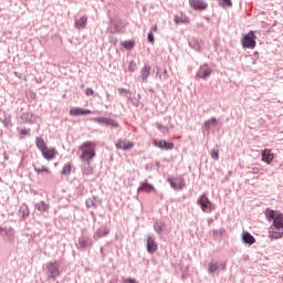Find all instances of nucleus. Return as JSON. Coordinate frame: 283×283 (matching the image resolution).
I'll use <instances>...</instances> for the list:
<instances>
[{
    "label": "nucleus",
    "instance_id": "obj_1",
    "mask_svg": "<svg viewBox=\"0 0 283 283\" xmlns=\"http://www.w3.org/2000/svg\"><path fill=\"white\" fill-rule=\"evenodd\" d=\"M80 159L82 161H92L96 158V144L94 142H84L80 146Z\"/></svg>",
    "mask_w": 283,
    "mask_h": 283
},
{
    "label": "nucleus",
    "instance_id": "obj_2",
    "mask_svg": "<svg viewBox=\"0 0 283 283\" xmlns=\"http://www.w3.org/2000/svg\"><path fill=\"white\" fill-rule=\"evenodd\" d=\"M197 205H199L200 209L203 211V213H211L213 211L214 207L213 203L209 200L207 195H202L198 200Z\"/></svg>",
    "mask_w": 283,
    "mask_h": 283
},
{
    "label": "nucleus",
    "instance_id": "obj_3",
    "mask_svg": "<svg viewBox=\"0 0 283 283\" xmlns=\"http://www.w3.org/2000/svg\"><path fill=\"white\" fill-rule=\"evenodd\" d=\"M189 6L192 10L202 12L209 8V4L205 0H189Z\"/></svg>",
    "mask_w": 283,
    "mask_h": 283
},
{
    "label": "nucleus",
    "instance_id": "obj_4",
    "mask_svg": "<svg viewBox=\"0 0 283 283\" xmlns=\"http://www.w3.org/2000/svg\"><path fill=\"white\" fill-rule=\"evenodd\" d=\"M94 122L98 123V125H106V127H118V123L108 117H95Z\"/></svg>",
    "mask_w": 283,
    "mask_h": 283
},
{
    "label": "nucleus",
    "instance_id": "obj_5",
    "mask_svg": "<svg viewBox=\"0 0 283 283\" xmlns=\"http://www.w3.org/2000/svg\"><path fill=\"white\" fill-rule=\"evenodd\" d=\"M115 147L116 149H123V151H129V149H134V143L127 139H118Z\"/></svg>",
    "mask_w": 283,
    "mask_h": 283
},
{
    "label": "nucleus",
    "instance_id": "obj_6",
    "mask_svg": "<svg viewBox=\"0 0 283 283\" xmlns=\"http://www.w3.org/2000/svg\"><path fill=\"white\" fill-rule=\"evenodd\" d=\"M43 158L45 160H54V158H56V148L53 147H45L42 151H41Z\"/></svg>",
    "mask_w": 283,
    "mask_h": 283
},
{
    "label": "nucleus",
    "instance_id": "obj_7",
    "mask_svg": "<svg viewBox=\"0 0 283 283\" xmlns=\"http://www.w3.org/2000/svg\"><path fill=\"white\" fill-rule=\"evenodd\" d=\"M269 238H271V240L282 239L283 238V229L274 228V226H271L270 230H269Z\"/></svg>",
    "mask_w": 283,
    "mask_h": 283
},
{
    "label": "nucleus",
    "instance_id": "obj_8",
    "mask_svg": "<svg viewBox=\"0 0 283 283\" xmlns=\"http://www.w3.org/2000/svg\"><path fill=\"white\" fill-rule=\"evenodd\" d=\"M209 76H211V67H209L207 64H203L197 72L196 78H209Z\"/></svg>",
    "mask_w": 283,
    "mask_h": 283
},
{
    "label": "nucleus",
    "instance_id": "obj_9",
    "mask_svg": "<svg viewBox=\"0 0 283 283\" xmlns=\"http://www.w3.org/2000/svg\"><path fill=\"white\" fill-rule=\"evenodd\" d=\"M70 116H90L92 111L82 107H73L69 112Z\"/></svg>",
    "mask_w": 283,
    "mask_h": 283
},
{
    "label": "nucleus",
    "instance_id": "obj_10",
    "mask_svg": "<svg viewBox=\"0 0 283 283\" xmlns=\"http://www.w3.org/2000/svg\"><path fill=\"white\" fill-rule=\"evenodd\" d=\"M82 174L83 176H92L94 174V166H92V161H82Z\"/></svg>",
    "mask_w": 283,
    "mask_h": 283
},
{
    "label": "nucleus",
    "instance_id": "obj_11",
    "mask_svg": "<svg viewBox=\"0 0 283 283\" xmlns=\"http://www.w3.org/2000/svg\"><path fill=\"white\" fill-rule=\"evenodd\" d=\"M275 159V155L271 151V149H264L262 151V160L263 163H266V165H271L273 160Z\"/></svg>",
    "mask_w": 283,
    "mask_h": 283
},
{
    "label": "nucleus",
    "instance_id": "obj_12",
    "mask_svg": "<svg viewBox=\"0 0 283 283\" xmlns=\"http://www.w3.org/2000/svg\"><path fill=\"white\" fill-rule=\"evenodd\" d=\"M46 266L51 277H56L60 275L61 272L59 271V262H50Z\"/></svg>",
    "mask_w": 283,
    "mask_h": 283
},
{
    "label": "nucleus",
    "instance_id": "obj_13",
    "mask_svg": "<svg viewBox=\"0 0 283 283\" xmlns=\"http://www.w3.org/2000/svg\"><path fill=\"white\" fill-rule=\"evenodd\" d=\"M155 147H159V149H166L171 150L174 149L175 145L171 142H165V140H155L154 142Z\"/></svg>",
    "mask_w": 283,
    "mask_h": 283
},
{
    "label": "nucleus",
    "instance_id": "obj_14",
    "mask_svg": "<svg viewBox=\"0 0 283 283\" xmlns=\"http://www.w3.org/2000/svg\"><path fill=\"white\" fill-rule=\"evenodd\" d=\"M169 182H170V187H172V189H184L185 188V179H182L181 177L169 179Z\"/></svg>",
    "mask_w": 283,
    "mask_h": 283
},
{
    "label": "nucleus",
    "instance_id": "obj_15",
    "mask_svg": "<svg viewBox=\"0 0 283 283\" xmlns=\"http://www.w3.org/2000/svg\"><path fill=\"white\" fill-rule=\"evenodd\" d=\"M158 250V243L154 240V237L147 238V251L148 253H156Z\"/></svg>",
    "mask_w": 283,
    "mask_h": 283
},
{
    "label": "nucleus",
    "instance_id": "obj_16",
    "mask_svg": "<svg viewBox=\"0 0 283 283\" xmlns=\"http://www.w3.org/2000/svg\"><path fill=\"white\" fill-rule=\"evenodd\" d=\"M272 227L276 229H283V213L276 212V217L273 220Z\"/></svg>",
    "mask_w": 283,
    "mask_h": 283
},
{
    "label": "nucleus",
    "instance_id": "obj_17",
    "mask_svg": "<svg viewBox=\"0 0 283 283\" xmlns=\"http://www.w3.org/2000/svg\"><path fill=\"white\" fill-rule=\"evenodd\" d=\"M138 193H150V191H154V186L150 184L144 182L142 186L138 188Z\"/></svg>",
    "mask_w": 283,
    "mask_h": 283
},
{
    "label": "nucleus",
    "instance_id": "obj_18",
    "mask_svg": "<svg viewBox=\"0 0 283 283\" xmlns=\"http://www.w3.org/2000/svg\"><path fill=\"white\" fill-rule=\"evenodd\" d=\"M87 25V17L83 15L80 19L75 20V28L81 30V28H85Z\"/></svg>",
    "mask_w": 283,
    "mask_h": 283
},
{
    "label": "nucleus",
    "instance_id": "obj_19",
    "mask_svg": "<svg viewBox=\"0 0 283 283\" xmlns=\"http://www.w3.org/2000/svg\"><path fill=\"white\" fill-rule=\"evenodd\" d=\"M149 74H151V66H145L142 69V81L147 82L149 78Z\"/></svg>",
    "mask_w": 283,
    "mask_h": 283
},
{
    "label": "nucleus",
    "instance_id": "obj_20",
    "mask_svg": "<svg viewBox=\"0 0 283 283\" xmlns=\"http://www.w3.org/2000/svg\"><path fill=\"white\" fill-rule=\"evenodd\" d=\"M33 167H34L35 174H52V171H50V168L48 166L34 165Z\"/></svg>",
    "mask_w": 283,
    "mask_h": 283
},
{
    "label": "nucleus",
    "instance_id": "obj_21",
    "mask_svg": "<svg viewBox=\"0 0 283 283\" xmlns=\"http://www.w3.org/2000/svg\"><path fill=\"white\" fill-rule=\"evenodd\" d=\"M34 207L38 211H41V213H43V211H48L50 209V205L45 203L44 201H40V202L35 203Z\"/></svg>",
    "mask_w": 283,
    "mask_h": 283
},
{
    "label": "nucleus",
    "instance_id": "obj_22",
    "mask_svg": "<svg viewBox=\"0 0 283 283\" xmlns=\"http://www.w3.org/2000/svg\"><path fill=\"white\" fill-rule=\"evenodd\" d=\"M35 145H36L38 149H40V151L44 150L48 147L43 137H36Z\"/></svg>",
    "mask_w": 283,
    "mask_h": 283
},
{
    "label": "nucleus",
    "instance_id": "obj_23",
    "mask_svg": "<svg viewBox=\"0 0 283 283\" xmlns=\"http://www.w3.org/2000/svg\"><path fill=\"white\" fill-rule=\"evenodd\" d=\"M62 176H70L72 174V163H66L61 170Z\"/></svg>",
    "mask_w": 283,
    "mask_h": 283
},
{
    "label": "nucleus",
    "instance_id": "obj_24",
    "mask_svg": "<svg viewBox=\"0 0 283 283\" xmlns=\"http://www.w3.org/2000/svg\"><path fill=\"white\" fill-rule=\"evenodd\" d=\"M216 125H218V119H216L214 117L208 119L205 123V127H206L207 132H209V129H211L212 127H216Z\"/></svg>",
    "mask_w": 283,
    "mask_h": 283
},
{
    "label": "nucleus",
    "instance_id": "obj_25",
    "mask_svg": "<svg viewBox=\"0 0 283 283\" xmlns=\"http://www.w3.org/2000/svg\"><path fill=\"white\" fill-rule=\"evenodd\" d=\"M174 21L177 25H180V23H189L190 22V20L187 15H181V17L176 15Z\"/></svg>",
    "mask_w": 283,
    "mask_h": 283
},
{
    "label": "nucleus",
    "instance_id": "obj_26",
    "mask_svg": "<svg viewBox=\"0 0 283 283\" xmlns=\"http://www.w3.org/2000/svg\"><path fill=\"white\" fill-rule=\"evenodd\" d=\"M276 216H277V212H275V210H271L269 208L265 210L266 220H270V221L275 220Z\"/></svg>",
    "mask_w": 283,
    "mask_h": 283
},
{
    "label": "nucleus",
    "instance_id": "obj_27",
    "mask_svg": "<svg viewBox=\"0 0 283 283\" xmlns=\"http://www.w3.org/2000/svg\"><path fill=\"white\" fill-rule=\"evenodd\" d=\"M136 45V42L132 40L123 41L122 46L125 48V50H134V46Z\"/></svg>",
    "mask_w": 283,
    "mask_h": 283
},
{
    "label": "nucleus",
    "instance_id": "obj_28",
    "mask_svg": "<svg viewBox=\"0 0 283 283\" xmlns=\"http://www.w3.org/2000/svg\"><path fill=\"white\" fill-rule=\"evenodd\" d=\"M255 39H258V36H255V33L251 31L249 35V48H255Z\"/></svg>",
    "mask_w": 283,
    "mask_h": 283
},
{
    "label": "nucleus",
    "instance_id": "obj_29",
    "mask_svg": "<svg viewBox=\"0 0 283 283\" xmlns=\"http://www.w3.org/2000/svg\"><path fill=\"white\" fill-rule=\"evenodd\" d=\"M155 231L157 233H163V231H165V223L163 222L155 223Z\"/></svg>",
    "mask_w": 283,
    "mask_h": 283
},
{
    "label": "nucleus",
    "instance_id": "obj_30",
    "mask_svg": "<svg viewBox=\"0 0 283 283\" xmlns=\"http://www.w3.org/2000/svg\"><path fill=\"white\" fill-rule=\"evenodd\" d=\"M218 263H210L208 266V272L209 273H216L218 271Z\"/></svg>",
    "mask_w": 283,
    "mask_h": 283
},
{
    "label": "nucleus",
    "instance_id": "obj_31",
    "mask_svg": "<svg viewBox=\"0 0 283 283\" xmlns=\"http://www.w3.org/2000/svg\"><path fill=\"white\" fill-rule=\"evenodd\" d=\"M220 6H221V8H231V6H233V3L231 2V0H221Z\"/></svg>",
    "mask_w": 283,
    "mask_h": 283
},
{
    "label": "nucleus",
    "instance_id": "obj_32",
    "mask_svg": "<svg viewBox=\"0 0 283 283\" xmlns=\"http://www.w3.org/2000/svg\"><path fill=\"white\" fill-rule=\"evenodd\" d=\"M136 70H137L136 62L130 61L128 64V72H136Z\"/></svg>",
    "mask_w": 283,
    "mask_h": 283
},
{
    "label": "nucleus",
    "instance_id": "obj_33",
    "mask_svg": "<svg viewBox=\"0 0 283 283\" xmlns=\"http://www.w3.org/2000/svg\"><path fill=\"white\" fill-rule=\"evenodd\" d=\"M243 48H249V34H245L242 40Z\"/></svg>",
    "mask_w": 283,
    "mask_h": 283
},
{
    "label": "nucleus",
    "instance_id": "obj_34",
    "mask_svg": "<svg viewBox=\"0 0 283 283\" xmlns=\"http://www.w3.org/2000/svg\"><path fill=\"white\" fill-rule=\"evenodd\" d=\"M210 156H211V158H213L214 160H218V158H219L218 150L212 149V150L210 151Z\"/></svg>",
    "mask_w": 283,
    "mask_h": 283
},
{
    "label": "nucleus",
    "instance_id": "obj_35",
    "mask_svg": "<svg viewBox=\"0 0 283 283\" xmlns=\"http://www.w3.org/2000/svg\"><path fill=\"white\" fill-rule=\"evenodd\" d=\"M243 242H244L245 244H249V232H244V233H243Z\"/></svg>",
    "mask_w": 283,
    "mask_h": 283
},
{
    "label": "nucleus",
    "instance_id": "obj_36",
    "mask_svg": "<svg viewBox=\"0 0 283 283\" xmlns=\"http://www.w3.org/2000/svg\"><path fill=\"white\" fill-rule=\"evenodd\" d=\"M249 244H255V238H253L251 234H249Z\"/></svg>",
    "mask_w": 283,
    "mask_h": 283
},
{
    "label": "nucleus",
    "instance_id": "obj_37",
    "mask_svg": "<svg viewBox=\"0 0 283 283\" xmlns=\"http://www.w3.org/2000/svg\"><path fill=\"white\" fill-rule=\"evenodd\" d=\"M148 41L154 44V33L153 32H149L148 33Z\"/></svg>",
    "mask_w": 283,
    "mask_h": 283
},
{
    "label": "nucleus",
    "instance_id": "obj_38",
    "mask_svg": "<svg viewBox=\"0 0 283 283\" xmlns=\"http://www.w3.org/2000/svg\"><path fill=\"white\" fill-rule=\"evenodd\" d=\"M85 94H86V96H92L94 94V90L86 88Z\"/></svg>",
    "mask_w": 283,
    "mask_h": 283
},
{
    "label": "nucleus",
    "instance_id": "obj_39",
    "mask_svg": "<svg viewBox=\"0 0 283 283\" xmlns=\"http://www.w3.org/2000/svg\"><path fill=\"white\" fill-rule=\"evenodd\" d=\"M124 283H138L135 279H124Z\"/></svg>",
    "mask_w": 283,
    "mask_h": 283
},
{
    "label": "nucleus",
    "instance_id": "obj_40",
    "mask_svg": "<svg viewBox=\"0 0 283 283\" xmlns=\"http://www.w3.org/2000/svg\"><path fill=\"white\" fill-rule=\"evenodd\" d=\"M151 31L150 32H158V25H154V27H151V29H150Z\"/></svg>",
    "mask_w": 283,
    "mask_h": 283
},
{
    "label": "nucleus",
    "instance_id": "obj_41",
    "mask_svg": "<svg viewBox=\"0 0 283 283\" xmlns=\"http://www.w3.org/2000/svg\"><path fill=\"white\" fill-rule=\"evenodd\" d=\"M25 216L30 214V209H28V206H24Z\"/></svg>",
    "mask_w": 283,
    "mask_h": 283
},
{
    "label": "nucleus",
    "instance_id": "obj_42",
    "mask_svg": "<svg viewBox=\"0 0 283 283\" xmlns=\"http://www.w3.org/2000/svg\"><path fill=\"white\" fill-rule=\"evenodd\" d=\"M21 134H22V136H28V130L27 129H22Z\"/></svg>",
    "mask_w": 283,
    "mask_h": 283
},
{
    "label": "nucleus",
    "instance_id": "obj_43",
    "mask_svg": "<svg viewBox=\"0 0 283 283\" xmlns=\"http://www.w3.org/2000/svg\"><path fill=\"white\" fill-rule=\"evenodd\" d=\"M125 92L127 91H125L124 88H119V94H125Z\"/></svg>",
    "mask_w": 283,
    "mask_h": 283
},
{
    "label": "nucleus",
    "instance_id": "obj_44",
    "mask_svg": "<svg viewBox=\"0 0 283 283\" xmlns=\"http://www.w3.org/2000/svg\"><path fill=\"white\" fill-rule=\"evenodd\" d=\"M254 54H255V56H258V52H255Z\"/></svg>",
    "mask_w": 283,
    "mask_h": 283
}]
</instances>
